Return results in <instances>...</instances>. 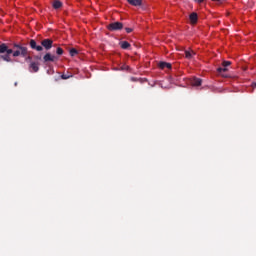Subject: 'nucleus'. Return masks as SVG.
<instances>
[{
	"label": "nucleus",
	"instance_id": "obj_22",
	"mask_svg": "<svg viewBox=\"0 0 256 256\" xmlns=\"http://www.w3.org/2000/svg\"><path fill=\"white\" fill-rule=\"evenodd\" d=\"M214 1L215 3H221V0H212Z\"/></svg>",
	"mask_w": 256,
	"mask_h": 256
},
{
	"label": "nucleus",
	"instance_id": "obj_12",
	"mask_svg": "<svg viewBox=\"0 0 256 256\" xmlns=\"http://www.w3.org/2000/svg\"><path fill=\"white\" fill-rule=\"evenodd\" d=\"M158 67L161 69H171V63L159 62Z\"/></svg>",
	"mask_w": 256,
	"mask_h": 256
},
{
	"label": "nucleus",
	"instance_id": "obj_19",
	"mask_svg": "<svg viewBox=\"0 0 256 256\" xmlns=\"http://www.w3.org/2000/svg\"><path fill=\"white\" fill-rule=\"evenodd\" d=\"M205 0H194L195 3L201 4L203 3Z\"/></svg>",
	"mask_w": 256,
	"mask_h": 256
},
{
	"label": "nucleus",
	"instance_id": "obj_23",
	"mask_svg": "<svg viewBox=\"0 0 256 256\" xmlns=\"http://www.w3.org/2000/svg\"><path fill=\"white\" fill-rule=\"evenodd\" d=\"M131 80H132V81H137V79H136V78H131Z\"/></svg>",
	"mask_w": 256,
	"mask_h": 256
},
{
	"label": "nucleus",
	"instance_id": "obj_8",
	"mask_svg": "<svg viewBox=\"0 0 256 256\" xmlns=\"http://www.w3.org/2000/svg\"><path fill=\"white\" fill-rule=\"evenodd\" d=\"M127 2L133 7H141L143 5V0H127Z\"/></svg>",
	"mask_w": 256,
	"mask_h": 256
},
{
	"label": "nucleus",
	"instance_id": "obj_16",
	"mask_svg": "<svg viewBox=\"0 0 256 256\" xmlns=\"http://www.w3.org/2000/svg\"><path fill=\"white\" fill-rule=\"evenodd\" d=\"M56 53H57V55H63V48L58 47V48L56 49Z\"/></svg>",
	"mask_w": 256,
	"mask_h": 256
},
{
	"label": "nucleus",
	"instance_id": "obj_7",
	"mask_svg": "<svg viewBox=\"0 0 256 256\" xmlns=\"http://www.w3.org/2000/svg\"><path fill=\"white\" fill-rule=\"evenodd\" d=\"M29 69L31 73H37L39 71V63L31 62Z\"/></svg>",
	"mask_w": 256,
	"mask_h": 256
},
{
	"label": "nucleus",
	"instance_id": "obj_15",
	"mask_svg": "<svg viewBox=\"0 0 256 256\" xmlns=\"http://www.w3.org/2000/svg\"><path fill=\"white\" fill-rule=\"evenodd\" d=\"M217 71H218V73H225V72H227L228 70H227V67L223 66V67H219V68L217 69Z\"/></svg>",
	"mask_w": 256,
	"mask_h": 256
},
{
	"label": "nucleus",
	"instance_id": "obj_14",
	"mask_svg": "<svg viewBox=\"0 0 256 256\" xmlns=\"http://www.w3.org/2000/svg\"><path fill=\"white\" fill-rule=\"evenodd\" d=\"M78 54H79V51H77V49H75V48L70 49V56L71 57H75V55H78Z\"/></svg>",
	"mask_w": 256,
	"mask_h": 256
},
{
	"label": "nucleus",
	"instance_id": "obj_5",
	"mask_svg": "<svg viewBox=\"0 0 256 256\" xmlns=\"http://www.w3.org/2000/svg\"><path fill=\"white\" fill-rule=\"evenodd\" d=\"M55 59L57 58L54 55H51V53H46L43 57L44 63H49V61L53 63Z\"/></svg>",
	"mask_w": 256,
	"mask_h": 256
},
{
	"label": "nucleus",
	"instance_id": "obj_24",
	"mask_svg": "<svg viewBox=\"0 0 256 256\" xmlns=\"http://www.w3.org/2000/svg\"><path fill=\"white\" fill-rule=\"evenodd\" d=\"M37 59H41V57H37Z\"/></svg>",
	"mask_w": 256,
	"mask_h": 256
},
{
	"label": "nucleus",
	"instance_id": "obj_4",
	"mask_svg": "<svg viewBox=\"0 0 256 256\" xmlns=\"http://www.w3.org/2000/svg\"><path fill=\"white\" fill-rule=\"evenodd\" d=\"M29 45L31 49H34V51H43V46L37 45V41H35L34 39L30 40Z\"/></svg>",
	"mask_w": 256,
	"mask_h": 256
},
{
	"label": "nucleus",
	"instance_id": "obj_17",
	"mask_svg": "<svg viewBox=\"0 0 256 256\" xmlns=\"http://www.w3.org/2000/svg\"><path fill=\"white\" fill-rule=\"evenodd\" d=\"M229 65H231V61H224V62L222 63V66H223V67H229Z\"/></svg>",
	"mask_w": 256,
	"mask_h": 256
},
{
	"label": "nucleus",
	"instance_id": "obj_3",
	"mask_svg": "<svg viewBox=\"0 0 256 256\" xmlns=\"http://www.w3.org/2000/svg\"><path fill=\"white\" fill-rule=\"evenodd\" d=\"M41 45L42 47H44V49H46V51H49V49H51L53 47V40L47 38L41 41Z\"/></svg>",
	"mask_w": 256,
	"mask_h": 256
},
{
	"label": "nucleus",
	"instance_id": "obj_25",
	"mask_svg": "<svg viewBox=\"0 0 256 256\" xmlns=\"http://www.w3.org/2000/svg\"><path fill=\"white\" fill-rule=\"evenodd\" d=\"M254 85H255V87H256V83H255Z\"/></svg>",
	"mask_w": 256,
	"mask_h": 256
},
{
	"label": "nucleus",
	"instance_id": "obj_1",
	"mask_svg": "<svg viewBox=\"0 0 256 256\" xmlns=\"http://www.w3.org/2000/svg\"><path fill=\"white\" fill-rule=\"evenodd\" d=\"M28 53L27 47L21 44L15 43L13 48H9V44L0 42V61L2 59V61H6V63H11V55L13 57H27Z\"/></svg>",
	"mask_w": 256,
	"mask_h": 256
},
{
	"label": "nucleus",
	"instance_id": "obj_2",
	"mask_svg": "<svg viewBox=\"0 0 256 256\" xmlns=\"http://www.w3.org/2000/svg\"><path fill=\"white\" fill-rule=\"evenodd\" d=\"M108 31H121L123 29V23L112 22L107 26Z\"/></svg>",
	"mask_w": 256,
	"mask_h": 256
},
{
	"label": "nucleus",
	"instance_id": "obj_6",
	"mask_svg": "<svg viewBox=\"0 0 256 256\" xmlns=\"http://www.w3.org/2000/svg\"><path fill=\"white\" fill-rule=\"evenodd\" d=\"M189 19L191 25H196L197 21L199 20V16L197 15V13L193 12L190 14Z\"/></svg>",
	"mask_w": 256,
	"mask_h": 256
},
{
	"label": "nucleus",
	"instance_id": "obj_13",
	"mask_svg": "<svg viewBox=\"0 0 256 256\" xmlns=\"http://www.w3.org/2000/svg\"><path fill=\"white\" fill-rule=\"evenodd\" d=\"M120 47L121 49H129V47H131V44L127 41H122L120 42Z\"/></svg>",
	"mask_w": 256,
	"mask_h": 256
},
{
	"label": "nucleus",
	"instance_id": "obj_21",
	"mask_svg": "<svg viewBox=\"0 0 256 256\" xmlns=\"http://www.w3.org/2000/svg\"><path fill=\"white\" fill-rule=\"evenodd\" d=\"M61 78H62V79H69V76L63 74V75L61 76Z\"/></svg>",
	"mask_w": 256,
	"mask_h": 256
},
{
	"label": "nucleus",
	"instance_id": "obj_11",
	"mask_svg": "<svg viewBox=\"0 0 256 256\" xmlns=\"http://www.w3.org/2000/svg\"><path fill=\"white\" fill-rule=\"evenodd\" d=\"M196 55L195 51L193 50H185V57L186 59H193V57Z\"/></svg>",
	"mask_w": 256,
	"mask_h": 256
},
{
	"label": "nucleus",
	"instance_id": "obj_10",
	"mask_svg": "<svg viewBox=\"0 0 256 256\" xmlns=\"http://www.w3.org/2000/svg\"><path fill=\"white\" fill-rule=\"evenodd\" d=\"M52 7H53V9H61L63 7V2H61L59 0H54L52 2Z\"/></svg>",
	"mask_w": 256,
	"mask_h": 256
},
{
	"label": "nucleus",
	"instance_id": "obj_20",
	"mask_svg": "<svg viewBox=\"0 0 256 256\" xmlns=\"http://www.w3.org/2000/svg\"><path fill=\"white\" fill-rule=\"evenodd\" d=\"M24 57H26V61H31V59H33L31 56H27V54Z\"/></svg>",
	"mask_w": 256,
	"mask_h": 256
},
{
	"label": "nucleus",
	"instance_id": "obj_9",
	"mask_svg": "<svg viewBox=\"0 0 256 256\" xmlns=\"http://www.w3.org/2000/svg\"><path fill=\"white\" fill-rule=\"evenodd\" d=\"M201 83H203V80H201L200 78H193L191 81V85L193 87H201Z\"/></svg>",
	"mask_w": 256,
	"mask_h": 256
},
{
	"label": "nucleus",
	"instance_id": "obj_18",
	"mask_svg": "<svg viewBox=\"0 0 256 256\" xmlns=\"http://www.w3.org/2000/svg\"><path fill=\"white\" fill-rule=\"evenodd\" d=\"M126 33H133V28H125Z\"/></svg>",
	"mask_w": 256,
	"mask_h": 256
}]
</instances>
